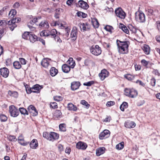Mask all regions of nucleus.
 <instances>
[{
	"label": "nucleus",
	"mask_w": 160,
	"mask_h": 160,
	"mask_svg": "<svg viewBox=\"0 0 160 160\" xmlns=\"http://www.w3.org/2000/svg\"><path fill=\"white\" fill-rule=\"evenodd\" d=\"M59 137V135L55 132H52L49 133V137L48 138V140L53 141L54 140L58 139Z\"/></svg>",
	"instance_id": "obj_14"
},
{
	"label": "nucleus",
	"mask_w": 160,
	"mask_h": 160,
	"mask_svg": "<svg viewBox=\"0 0 160 160\" xmlns=\"http://www.w3.org/2000/svg\"><path fill=\"white\" fill-rule=\"evenodd\" d=\"M136 18L138 22H144L145 21V16L142 12H139L135 13Z\"/></svg>",
	"instance_id": "obj_7"
},
{
	"label": "nucleus",
	"mask_w": 160,
	"mask_h": 160,
	"mask_svg": "<svg viewBox=\"0 0 160 160\" xmlns=\"http://www.w3.org/2000/svg\"><path fill=\"white\" fill-rule=\"evenodd\" d=\"M18 140L19 143L22 145L26 146L28 144L27 143L24 142V138L21 135L18 137Z\"/></svg>",
	"instance_id": "obj_24"
},
{
	"label": "nucleus",
	"mask_w": 160,
	"mask_h": 160,
	"mask_svg": "<svg viewBox=\"0 0 160 160\" xmlns=\"http://www.w3.org/2000/svg\"><path fill=\"white\" fill-rule=\"evenodd\" d=\"M58 70L54 67H52L50 70V75L52 77L55 76L58 73Z\"/></svg>",
	"instance_id": "obj_29"
},
{
	"label": "nucleus",
	"mask_w": 160,
	"mask_h": 160,
	"mask_svg": "<svg viewBox=\"0 0 160 160\" xmlns=\"http://www.w3.org/2000/svg\"><path fill=\"white\" fill-rule=\"evenodd\" d=\"M54 100L57 101H59L62 100V98L60 96H56L54 97Z\"/></svg>",
	"instance_id": "obj_50"
},
{
	"label": "nucleus",
	"mask_w": 160,
	"mask_h": 160,
	"mask_svg": "<svg viewBox=\"0 0 160 160\" xmlns=\"http://www.w3.org/2000/svg\"><path fill=\"white\" fill-rule=\"evenodd\" d=\"M32 32H25L22 35V38L25 39H28L30 37V35L32 33Z\"/></svg>",
	"instance_id": "obj_32"
},
{
	"label": "nucleus",
	"mask_w": 160,
	"mask_h": 160,
	"mask_svg": "<svg viewBox=\"0 0 160 160\" xmlns=\"http://www.w3.org/2000/svg\"><path fill=\"white\" fill-rule=\"evenodd\" d=\"M92 22L93 25L95 28H98V27L99 23L97 19H94L92 21Z\"/></svg>",
	"instance_id": "obj_40"
},
{
	"label": "nucleus",
	"mask_w": 160,
	"mask_h": 160,
	"mask_svg": "<svg viewBox=\"0 0 160 160\" xmlns=\"http://www.w3.org/2000/svg\"><path fill=\"white\" fill-rule=\"evenodd\" d=\"M105 148L104 147L100 148L97 149L96 150V154L97 156H100L103 154L105 152Z\"/></svg>",
	"instance_id": "obj_22"
},
{
	"label": "nucleus",
	"mask_w": 160,
	"mask_h": 160,
	"mask_svg": "<svg viewBox=\"0 0 160 160\" xmlns=\"http://www.w3.org/2000/svg\"><path fill=\"white\" fill-rule=\"evenodd\" d=\"M104 29H105V30H112L113 28L112 26L107 25L104 27Z\"/></svg>",
	"instance_id": "obj_54"
},
{
	"label": "nucleus",
	"mask_w": 160,
	"mask_h": 160,
	"mask_svg": "<svg viewBox=\"0 0 160 160\" xmlns=\"http://www.w3.org/2000/svg\"><path fill=\"white\" fill-rule=\"evenodd\" d=\"M124 77L128 80H132L134 78V76L130 74H127L124 75Z\"/></svg>",
	"instance_id": "obj_39"
},
{
	"label": "nucleus",
	"mask_w": 160,
	"mask_h": 160,
	"mask_svg": "<svg viewBox=\"0 0 160 160\" xmlns=\"http://www.w3.org/2000/svg\"><path fill=\"white\" fill-rule=\"evenodd\" d=\"M110 134V132L108 130H104L101 132L99 134V138L100 139H103L104 138H107L109 136Z\"/></svg>",
	"instance_id": "obj_16"
},
{
	"label": "nucleus",
	"mask_w": 160,
	"mask_h": 160,
	"mask_svg": "<svg viewBox=\"0 0 160 160\" xmlns=\"http://www.w3.org/2000/svg\"><path fill=\"white\" fill-rule=\"evenodd\" d=\"M128 107V103L127 102H123L120 106V109L122 111H124V109Z\"/></svg>",
	"instance_id": "obj_36"
},
{
	"label": "nucleus",
	"mask_w": 160,
	"mask_h": 160,
	"mask_svg": "<svg viewBox=\"0 0 160 160\" xmlns=\"http://www.w3.org/2000/svg\"><path fill=\"white\" fill-rule=\"evenodd\" d=\"M62 113L60 111L58 110H55L53 114V117L55 118H60L62 115Z\"/></svg>",
	"instance_id": "obj_31"
},
{
	"label": "nucleus",
	"mask_w": 160,
	"mask_h": 160,
	"mask_svg": "<svg viewBox=\"0 0 160 160\" xmlns=\"http://www.w3.org/2000/svg\"><path fill=\"white\" fill-rule=\"evenodd\" d=\"M19 110L22 114L24 115L26 114L28 115V112L26 110V109L23 108H19Z\"/></svg>",
	"instance_id": "obj_38"
},
{
	"label": "nucleus",
	"mask_w": 160,
	"mask_h": 160,
	"mask_svg": "<svg viewBox=\"0 0 160 160\" xmlns=\"http://www.w3.org/2000/svg\"><path fill=\"white\" fill-rule=\"evenodd\" d=\"M26 91L28 94H30L32 92H34V90H32V88H28V89L26 88Z\"/></svg>",
	"instance_id": "obj_61"
},
{
	"label": "nucleus",
	"mask_w": 160,
	"mask_h": 160,
	"mask_svg": "<svg viewBox=\"0 0 160 160\" xmlns=\"http://www.w3.org/2000/svg\"><path fill=\"white\" fill-rule=\"evenodd\" d=\"M62 70L63 72L68 73L70 70V66L67 64H63L62 66Z\"/></svg>",
	"instance_id": "obj_28"
},
{
	"label": "nucleus",
	"mask_w": 160,
	"mask_h": 160,
	"mask_svg": "<svg viewBox=\"0 0 160 160\" xmlns=\"http://www.w3.org/2000/svg\"><path fill=\"white\" fill-rule=\"evenodd\" d=\"M8 140L11 141H16L17 139L14 136H9L8 138Z\"/></svg>",
	"instance_id": "obj_49"
},
{
	"label": "nucleus",
	"mask_w": 160,
	"mask_h": 160,
	"mask_svg": "<svg viewBox=\"0 0 160 160\" xmlns=\"http://www.w3.org/2000/svg\"><path fill=\"white\" fill-rule=\"evenodd\" d=\"M80 83L79 82H73L71 83V88L72 90L74 91L79 88Z\"/></svg>",
	"instance_id": "obj_19"
},
{
	"label": "nucleus",
	"mask_w": 160,
	"mask_h": 160,
	"mask_svg": "<svg viewBox=\"0 0 160 160\" xmlns=\"http://www.w3.org/2000/svg\"><path fill=\"white\" fill-rule=\"evenodd\" d=\"M8 94L11 96L16 98L18 96V93L16 91H9L8 92Z\"/></svg>",
	"instance_id": "obj_33"
},
{
	"label": "nucleus",
	"mask_w": 160,
	"mask_h": 160,
	"mask_svg": "<svg viewBox=\"0 0 160 160\" xmlns=\"http://www.w3.org/2000/svg\"><path fill=\"white\" fill-rule=\"evenodd\" d=\"M21 20L20 18H15L12 19L11 21H6V23L9 26V28L11 30H13L17 25L15 24L16 23L20 22Z\"/></svg>",
	"instance_id": "obj_3"
},
{
	"label": "nucleus",
	"mask_w": 160,
	"mask_h": 160,
	"mask_svg": "<svg viewBox=\"0 0 160 160\" xmlns=\"http://www.w3.org/2000/svg\"><path fill=\"white\" fill-rule=\"evenodd\" d=\"M115 12L116 16L121 19H124L126 16L125 12L121 8H118L115 10Z\"/></svg>",
	"instance_id": "obj_10"
},
{
	"label": "nucleus",
	"mask_w": 160,
	"mask_h": 160,
	"mask_svg": "<svg viewBox=\"0 0 160 160\" xmlns=\"http://www.w3.org/2000/svg\"><path fill=\"white\" fill-rule=\"evenodd\" d=\"M55 33H57V31H42L40 33V35L41 36H50L51 37H54Z\"/></svg>",
	"instance_id": "obj_9"
},
{
	"label": "nucleus",
	"mask_w": 160,
	"mask_h": 160,
	"mask_svg": "<svg viewBox=\"0 0 160 160\" xmlns=\"http://www.w3.org/2000/svg\"><path fill=\"white\" fill-rule=\"evenodd\" d=\"M14 67L17 69H19L21 67V65L18 61H15L13 63Z\"/></svg>",
	"instance_id": "obj_35"
},
{
	"label": "nucleus",
	"mask_w": 160,
	"mask_h": 160,
	"mask_svg": "<svg viewBox=\"0 0 160 160\" xmlns=\"http://www.w3.org/2000/svg\"><path fill=\"white\" fill-rule=\"evenodd\" d=\"M151 85L153 86H154L156 84V80L155 78H153L151 80Z\"/></svg>",
	"instance_id": "obj_58"
},
{
	"label": "nucleus",
	"mask_w": 160,
	"mask_h": 160,
	"mask_svg": "<svg viewBox=\"0 0 160 160\" xmlns=\"http://www.w3.org/2000/svg\"><path fill=\"white\" fill-rule=\"evenodd\" d=\"M77 15L78 17L81 16L83 18H85L87 16V14L81 12H78L77 13Z\"/></svg>",
	"instance_id": "obj_45"
},
{
	"label": "nucleus",
	"mask_w": 160,
	"mask_h": 160,
	"mask_svg": "<svg viewBox=\"0 0 160 160\" xmlns=\"http://www.w3.org/2000/svg\"><path fill=\"white\" fill-rule=\"evenodd\" d=\"M30 36L28 39H29L31 42L33 43L38 40V37L35 34L32 33L31 34H30Z\"/></svg>",
	"instance_id": "obj_23"
},
{
	"label": "nucleus",
	"mask_w": 160,
	"mask_h": 160,
	"mask_svg": "<svg viewBox=\"0 0 160 160\" xmlns=\"http://www.w3.org/2000/svg\"><path fill=\"white\" fill-rule=\"evenodd\" d=\"M78 5L79 7L86 10L89 7V5L87 3L83 0H80L78 2Z\"/></svg>",
	"instance_id": "obj_18"
},
{
	"label": "nucleus",
	"mask_w": 160,
	"mask_h": 160,
	"mask_svg": "<svg viewBox=\"0 0 160 160\" xmlns=\"http://www.w3.org/2000/svg\"><path fill=\"white\" fill-rule=\"evenodd\" d=\"M119 28L122 30H137L138 29V28L135 25H133L132 24H129L126 27L123 24L120 23L119 25Z\"/></svg>",
	"instance_id": "obj_6"
},
{
	"label": "nucleus",
	"mask_w": 160,
	"mask_h": 160,
	"mask_svg": "<svg viewBox=\"0 0 160 160\" xmlns=\"http://www.w3.org/2000/svg\"><path fill=\"white\" fill-rule=\"evenodd\" d=\"M9 109V111L12 116L15 117L18 115V110L13 105L10 106Z\"/></svg>",
	"instance_id": "obj_8"
},
{
	"label": "nucleus",
	"mask_w": 160,
	"mask_h": 160,
	"mask_svg": "<svg viewBox=\"0 0 160 160\" xmlns=\"http://www.w3.org/2000/svg\"><path fill=\"white\" fill-rule=\"evenodd\" d=\"M81 30H86V28L85 24L84 23L81 24L80 26Z\"/></svg>",
	"instance_id": "obj_57"
},
{
	"label": "nucleus",
	"mask_w": 160,
	"mask_h": 160,
	"mask_svg": "<svg viewBox=\"0 0 160 160\" xmlns=\"http://www.w3.org/2000/svg\"><path fill=\"white\" fill-rule=\"evenodd\" d=\"M71 151V149L69 147H67L65 150V152L68 153V154H69L70 153Z\"/></svg>",
	"instance_id": "obj_63"
},
{
	"label": "nucleus",
	"mask_w": 160,
	"mask_h": 160,
	"mask_svg": "<svg viewBox=\"0 0 160 160\" xmlns=\"http://www.w3.org/2000/svg\"><path fill=\"white\" fill-rule=\"evenodd\" d=\"M111 119V117L109 116L107 117L103 121L105 122H109Z\"/></svg>",
	"instance_id": "obj_62"
},
{
	"label": "nucleus",
	"mask_w": 160,
	"mask_h": 160,
	"mask_svg": "<svg viewBox=\"0 0 160 160\" xmlns=\"http://www.w3.org/2000/svg\"><path fill=\"white\" fill-rule=\"evenodd\" d=\"M7 120V117L4 115H0V120L1 122H5Z\"/></svg>",
	"instance_id": "obj_42"
},
{
	"label": "nucleus",
	"mask_w": 160,
	"mask_h": 160,
	"mask_svg": "<svg viewBox=\"0 0 160 160\" xmlns=\"http://www.w3.org/2000/svg\"><path fill=\"white\" fill-rule=\"evenodd\" d=\"M67 108L68 110L71 111H76L77 109V107L71 103L68 104Z\"/></svg>",
	"instance_id": "obj_27"
},
{
	"label": "nucleus",
	"mask_w": 160,
	"mask_h": 160,
	"mask_svg": "<svg viewBox=\"0 0 160 160\" xmlns=\"http://www.w3.org/2000/svg\"><path fill=\"white\" fill-rule=\"evenodd\" d=\"M56 34H57V33H55V36L54 37H53L54 38V39L57 42H62V40L60 39V38H59V37H58V36L56 35Z\"/></svg>",
	"instance_id": "obj_46"
},
{
	"label": "nucleus",
	"mask_w": 160,
	"mask_h": 160,
	"mask_svg": "<svg viewBox=\"0 0 160 160\" xmlns=\"http://www.w3.org/2000/svg\"><path fill=\"white\" fill-rule=\"evenodd\" d=\"M80 103L85 106L87 108H88L90 106V105L88 104V102L85 100H82L81 101Z\"/></svg>",
	"instance_id": "obj_41"
},
{
	"label": "nucleus",
	"mask_w": 160,
	"mask_h": 160,
	"mask_svg": "<svg viewBox=\"0 0 160 160\" xmlns=\"http://www.w3.org/2000/svg\"><path fill=\"white\" fill-rule=\"evenodd\" d=\"M125 94L130 98H134L138 95L137 91L133 88H126L124 90Z\"/></svg>",
	"instance_id": "obj_4"
},
{
	"label": "nucleus",
	"mask_w": 160,
	"mask_h": 160,
	"mask_svg": "<svg viewBox=\"0 0 160 160\" xmlns=\"http://www.w3.org/2000/svg\"><path fill=\"white\" fill-rule=\"evenodd\" d=\"M51 107L53 108H58L57 104L56 102H52L51 103Z\"/></svg>",
	"instance_id": "obj_55"
},
{
	"label": "nucleus",
	"mask_w": 160,
	"mask_h": 160,
	"mask_svg": "<svg viewBox=\"0 0 160 160\" xmlns=\"http://www.w3.org/2000/svg\"><path fill=\"white\" fill-rule=\"evenodd\" d=\"M50 59L48 58H44L42 59L41 62V65L43 68H48L50 65Z\"/></svg>",
	"instance_id": "obj_12"
},
{
	"label": "nucleus",
	"mask_w": 160,
	"mask_h": 160,
	"mask_svg": "<svg viewBox=\"0 0 160 160\" xmlns=\"http://www.w3.org/2000/svg\"><path fill=\"white\" fill-rule=\"evenodd\" d=\"M0 72L1 75L3 77L7 78L9 73V71L6 68H3L0 69Z\"/></svg>",
	"instance_id": "obj_15"
},
{
	"label": "nucleus",
	"mask_w": 160,
	"mask_h": 160,
	"mask_svg": "<svg viewBox=\"0 0 160 160\" xmlns=\"http://www.w3.org/2000/svg\"><path fill=\"white\" fill-rule=\"evenodd\" d=\"M136 126L135 123L133 122H126L124 123V126L127 128H134Z\"/></svg>",
	"instance_id": "obj_20"
},
{
	"label": "nucleus",
	"mask_w": 160,
	"mask_h": 160,
	"mask_svg": "<svg viewBox=\"0 0 160 160\" xmlns=\"http://www.w3.org/2000/svg\"><path fill=\"white\" fill-rule=\"evenodd\" d=\"M43 137L48 140V138L49 137V133L47 132H44L43 134Z\"/></svg>",
	"instance_id": "obj_51"
},
{
	"label": "nucleus",
	"mask_w": 160,
	"mask_h": 160,
	"mask_svg": "<svg viewBox=\"0 0 160 160\" xmlns=\"http://www.w3.org/2000/svg\"><path fill=\"white\" fill-rule=\"evenodd\" d=\"M77 35V31H72L71 33V37L74 40L76 39Z\"/></svg>",
	"instance_id": "obj_34"
},
{
	"label": "nucleus",
	"mask_w": 160,
	"mask_h": 160,
	"mask_svg": "<svg viewBox=\"0 0 160 160\" xmlns=\"http://www.w3.org/2000/svg\"><path fill=\"white\" fill-rule=\"evenodd\" d=\"M109 75V72L105 69L101 70L99 74V77L102 81H103L105 78L108 77Z\"/></svg>",
	"instance_id": "obj_11"
},
{
	"label": "nucleus",
	"mask_w": 160,
	"mask_h": 160,
	"mask_svg": "<svg viewBox=\"0 0 160 160\" xmlns=\"http://www.w3.org/2000/svg\"><path fill=\"white\" fill-rule=\"evenodd\" d=\"M28 112L32 116H34L37 115L38 112L35 107L32 105H30L28 108Z\"/></svg>",
	"instance_id": "obj_13"
},
{
	"label": "nucleus",
	"mask_w": 160,
	"mask_h": 160,
	"mask_svg": "<svg viewBox=\"0 0 160 160\" xmlns=\"http://www.w3.org/2000/svg\"><path fill=\"white\" fill-rule=\"evenodd\" d=\"M142 49L144 53L146 54H149L150 53V50L149 46L146 45H144L142 48Z\"/></svg>",
	"instance_id": "obj_30"
},
{
	"label": "nucleus",
	"mask_w": 160,
	"mask_h": 160,
	"mask_svg": "<svg viewBox=\"0 0 160 160\" xmlns=\"http://www.w3.org/2000/svg\"><path fill=\"white\" fill-rule=\"evenodd\" d=\"M19 60L22 64L25 65L26 64L27 61L24 58H19Z\"/></svg>",
	"instance_id": "obj_53"
},
{
	"label": "nucleus",
	"mask_w": 160,
	"mask_h": 160,
	"mask_svg": "<svg viewBox=\"0 0 160 160\" xmlns=\"http://www.w3.org/2000/svg\"><path fill=\"white\" fill-rule=\"evenodd\" d=\"M17 13L15 9H12L8 14V16L9 17L13 18Z\"/></svg>",
	"instance_id": "obj_37"
},
{
	"label": "nucleus",
	"mask_w": 160,
	"mask_h": 160,
	"mask_svg": "<svg viewBox=\"0 0 160 160\" xmlns=\"http://www.w3.org/2000/svg\"><path fill=\"white\" fill-rule=\"evenodd\" d=\"M41 17L34 18L30 21L28 24V26L30 29H32L34 28L33 26L35 24L37 25H39V27L41 29H48L49 27V25L48 22L46 21H43L41 22L40 23H38L39 22Z\"/></svg>",
	"instance_id": "obj_1"
},
{
	"label": "nucleus",
	"mask_w": 160,
	"mask_h": 160,
	"mask_svg": "<svg viewBox=\"0 0 160 160\" xmlns=\"http://www.w3.org/2000/svg\"><path fill=\"white\" fill-rule=\"evenodd\" d=\"M91 52L95 56H98L101 53V48L98 45H93L90 48Z\"/></svg>",
	"instance_id": "obj_5"
},
{
	"label": "nucleus",
	"mask_w": 160,
	"mask_h": 160,
	"mask_svg": "<svg viewBox=\"0 0 160 160\" xmlns=\"http://www.w3.org/2000/svg\"><path fill=\"white\" fill-rule=\"evenodd\" d=\"M59 128L60 130L61 131L64 132L66 130L65 125L64 124H60L59 125Z\"/></svg>",
	"instance_id": "obj_44"
},
{
	"label": "nucleus",
	"mask_w": 160,
	"mask_h": 160,
	"mask_svg": "<svg viewBox=\"0 0 160 160\" xmlns=\"http://www.w3.org/2000/svg\"><path fill=\"white\" fill-rule=\"evenodd\" d=\"M8 8V6H5L1 10H0V15H2L3 13L5 12L6 9Z\"/></svg>",
	"instance_id": "obj_48"
},
{
	"label": "nucleus",
	"mask_w": 160,
	"mask_h": 160,
	"mask_svg": "<svg viewBox=\"0 0 160 160\" xmlns=\"http://www.w3.org/2000/svg\"><path fill=\"white\" fill-rule=\"evenodd\" d=\"M117 43L119 53L124 54H127L128 52V47L130 44L128 41L122 42L117 40Z\"/></svg>",
	"instance_id": "obj_2"
},
{
	"label": "nucleus",
	"mask_w": 160,
	"mask_h": 160,
	"mask_svg": "<svg viewBox=\"0 0 160 160\" xmlns=\"http://www.w3.org/2000/svg\"><path fill=\"white\" fill-rule=\"evenodd\" d=\"M141 63L143 65L146 66L148 64V62L144 59H142L141 61Z\"/></svg>",
	"instance_id": "obj_59"
},
{
	"label": "nucleus",
	"mask_w": 160,
	"mask_h": 160,
	"mask_svg": "<svg viewBox=\"0 0 160 160\" xmlns=\"http://www.w3.org/2000/svg\"><path fill=\"white\" fill-rule=\"evenodd\" d=\"M93 83V81H90L88 82L84 83L83 85L84 86H91Z\"/></svg>",
	"instance_id": "obj_56"
},
{
	"label": "nucleus",
	"mask_w": 160,
	"mask_h": 160,
	"mask_svg": "<svg viewBox=\"0 0 160 160\" xmlns=\"http://www.w3.org/2000/svg\"><path fill=\"white\" fill-rule=\"evenodd\" d=\"M42 88V86L38 84H36L33 86L32 88V90H34V92L38 93L39 92L40 90Z\"/></svg>",
	"instance_id": "obj_26"
},
{
	"label": "nucleus",
	"mask_w": 160,
	"mask_h": 160,
	"mask_svg": "<svg viewBox=\"0 0 160 160\" xmlns=\"http://www.w3.org/2000/svg\"><path fill=\"white\" fill-rule=\"evenodd\" d=\"M76 148L78 149L85 150L87 147V144L83 142H79L76 144Z\"/></svg>",
	"instance_id": "obj_17"
},
{
	"label": "nucleus",
	"mask_w": 160,
	"mask_h": 160,
	"mask_svg": "<svg viewBox=\"0 0 160 160\" xmlns=\"http://www.w3.org/2000/svg\"><path fill=\"white\" fill-rule=\"evenodd\" d=\"M152 73L155 75L159 76L160 75V73L157 69H154L152 72Z\"/></svg>",
	"instance_id": "obj_60"
},
{
	"label": "nucleus",
	"mask_w": 160,
	"mask_h": 160,
	"mask_svg": "<svg viewBox=\"0 0 160 160\" xmlns=\"http://www.w3.org/2000/svg\"><path fill=\"white\" fill-rule=\"evenodd\" d=\"M146 11L147 12V14L149 15H153V11L151 8L148 9L147 10H146Z\"/></svg>",
	"instance_id": "obj_47"
},
{
	"label": "nucleus",
	"mask_w": 160,
	"mask_h": 160,
	"mask_svg": "<svg viewBox=\"0 0 160 160\" xmlns=\"http://www.w3.org/2000/svg\"><path fill=\"white\" fill-rule=\"evenodd\" d=\"M115 104V102L113 101H109L107 102L106 103V106L109 107L112 106L113 105Z\"/></svg>",
	"instance_id": "obj_52"
},
{
	"label": "nucleus",
	"mask_w": 160,
	"mask_h": 160,
	"mask_svg": "<svg viewBox=\"0 0 160 160\" xmlns=\"http://www.w3.org/2000/svg\"><path fill=\"white\" fill-rule=\"evenodd\" d=\"M136 83H139V85L144 87L145 86V84L144 83L142 82L141 81L138 80L137 81Z\"/></svg>",
	"instance_id": "obj_64"
},
{
	"label": "nucleus",
	"mask_w": 160,
	"mask_h": 160,
	"mask_svg": "<svg viewBox=\"0 0 160 160\" xmlns=\"http://www.w3.org/2000/svg\"><path fill=\"white\" fill-rule=\"evenodd\" d=\"M67 63L71 68H73L75 65V62L73 60L72 58H70L67 61Z\"/></svg>",
	"instance_id": "obj_25"
},
{
	"label": "nucleus",
	"mask_w": 160,
	"mask_h": 160,
	"mask_svg": "<svg viewBox=\"0 0 160 160\" xmlns=\"http://www.w3.org/2000/svg\"><path fill=\"white\" fill-rule=\"evenodd\" d=\"M38 143L36 139H34L32 141L30 144V146L32 149H35L38 146Z\"/></svg>",
	"instance_id": "obj_21"
},
{
	"label": "nucleus",
	"mask_w": 160,
	"mask_h": 160,
	"mask_svg": "<svg viewBox=\"0 0 160 160\" xmlns=\"http://www.w3.org/2000/svg\"><path fill=\"white\" fill-rule=\"evenodd\" d=\"M124 147L123 143V142L117 144L116 147V148L118 150H121Z\"/></svg>",
	"instance_id": "obj_43"
}]
</instances>
